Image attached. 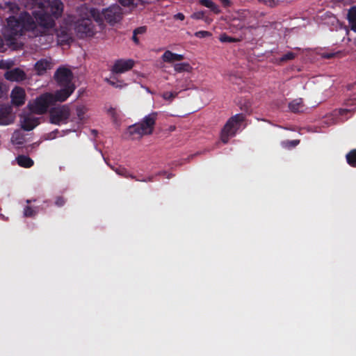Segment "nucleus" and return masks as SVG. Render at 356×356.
<instances>
[{
    "instance_id": "1",
    "label": "nucleus",
    "mask_w": 356,
    "mask_h": 356,
    "mask_svg": "<svg viewBox=\"0 0 356 356\" xmlns=\"http://www.w3.org/2000/svg\"><path fill=\"white\" fill-rule=\"evenodd\" d=\"M4 9L11 15L6 19L3 36L8 45L13 47L17 43V37L26 31H35L37 25L32 16L26 11H20V7L15 2H6Z\"/></svg>"
},
{
    "instance_id": "2",
    "label": "nucleus",
    "mask_w": 356,
    "mask_h": 356,
    "mask_svg": "<svg viewBox=\"0 0 356 356\" xmlns=\"http://www.w3.org/2000/svg\"><path fill=\"white\" fill-rule=\"evenodd\" d=\"M39 10L34 12V16L37 20L40 31V40L42 38H46L49 43L54 40V35L49 33L55 25V20L58 19L63 12V3L60 0L45 1L39 3Z\"/></svg>"
},
{
    "instance_id": "3",
    "label": "nucleus",
    "mask_w": 356,
    "mask_h": 356,
    "mask_svg": "<svg viewBox=\"0 0 356 356\" xmlns=\"http://www.w3.org/2000/svg\"><path fill=\"white\" fill-rule=\"evenodd\" d=\"M77 13L81 18L76 22L75 31L79 38L91 37L98 31L92 18L98 24L99 29H102L100 13L97 9L82 5L77 8Z\"/></svg>"
},
{
    "instance_id": "4",
    "label": "nucleus",
    "mask_w": 356,
    "mask_h": 356,
    "mask_svg": "<svg viewBox=\"0 0 356 356\" xmlns=\"http://www.w3.org/2000/svg\"><path fill=\"white\" fill-rule=\"evenodd\" d=\"M157 119V113L152 112L144 117L140 122L131 125L128 128V132L133 138H141L144 135L152 134L156 121Z\"/></svg>"
},
{
    "instance_id": "5",
    "label": "nucleus",
    "mask_w": 356,
    "mask_h": 356,
    "mask_svg": "<svg viewBox=\"0 0 356 356\" xmlns=\"http://www.w3.org/2000/svg\"><path fill=\"white\" fill-rule=\"evenodd\" d=\"M245 118L244 114L238 113L227 120L220 134V139L223 143H227L229 138L235 136L241 123L245 120Z\"/></svg>"
},
{
    "instance_id": "6",
    "label": "nucleus",
    "mask_w": 356,
    "mask_h": 356,
    "mask_svg": "<svg viewBox=\"0 0 356 356\" xmlns=\"http://www.w3.org/2000/svg\"><path fill=\"white\" fill-rule=\"evenodd\" d=\"M54 105L51 93L45 92L38 97L33 102H29L28 107L30 111L37 115L45 113L50 106Z\"/></svg>"
},
{
    "instance_id": "7",
    "label": "nucleus",
    "mask_w": 356,
    "mask_h": 356,
    "mask_svg": "<svg viewBox=\"0 0 356 356\" xmlns=\"http://www.w3.org/2000/svg\"><path fill=\"white\" fill-rule=\"evenodd\" d=\"M123 15L124 13L122 8L117 4L111 5L103 9L100 13L102 27L103 28V19L111 26H114L122 21Z\"/></svg>"
},
{
    "instance_id": "8",
    "label": "nucleus",
    "mask_w": 356,
    "mask_h": 356,
    "mask_svg": "<svg viewBox=\"0 0 356 356\" xmlns=\"http://www.w3.org/2000/svg\"><path fill=\"white\" fill-rule=\"evenodd\" d=\"M70 116V108L67 104L54 106L49 110V121L54 124H66Z\"/></svg>"
},
{
    "instance_id": "9",
    "label": "nucleus",
    "mask_w": 356,
    "mask_h": 356,
    "mask_svg": "<svg viewBox=\"0 0 356 356\" xmlns=\"http://www.w3.org/2000/svg\"><path fill=\"white\" fill-rule=\"evenodd\" d=\"M54 79L60 86H75L72 82L73 74L66 67H59L54 74Z\"/></svg>"
},
{
    "instance_id": "10",
    "label": "nucleus",
    "mask_w": 356,
    "mask_h": 356,
    "mask_svg": "<svg viewBox=\"0 0 356 356\" xmlns=\"http://www.w3.org/2000/svg\"><path fill=\"white\" fill-rule=\"evenodd\" d=\"M134 60L132 59H118L115 60L111 68L113 74H122L130 70L134 66Z\"/></svg>"
},
{
    "instance_id": "11",
    "label": "nucleus",
    "mask_w": 356,
    "mask_h": 356,
    "mask_svg": "<svg viewBox=\"0 0 356 356\" xmlns=\"http://www.w3.org/2000/svg\"><path fill=\"white\" fill-rule=\"evenodd\" d=\"M60 90H56L54 94L51 93L53 103L55 104L57 102H65L74 91L75 86L65 87L60 86Z\"/></svg>"
},
{
    "instance_id": "12",
    "label": "nucleus",
    "mask_w": 356,
    "mask_h": 356,
    "mask_svg": "<svg viewBox=\"0 0 356 356\" xmlns=\"http://www.w3.org/2000/svg\"><path fill=\"white\" fill-rule=\"evenodd\" d=\"M10 97L13 104L17 106H22L25 103V90L21 87L16 86L12 90Z\"/></svg>"
},
{
    "instance_id": "13",
    "label": "nucleus",
    "mask_w": 356,
    "mask_h": 356,
    "mask_svg": "<svg viewBox=\"0 0 356 356\" xmlns=\"http://www.w3.org/2000/svg\"><path fill=\"white\" fill-rule=\"evenodd\" d=\"M5 79L10 81H22L26 79V75L25 72L19 69L15 68L7 71L4 74Z\"/></svg>"
},
{
    "instance_id": "14",
    "label": "nucleus",
    "mask_w": 356,
    "mask_h": 356,
    "mask_svg": "<svg viewBox=\"0 0 356 356\" xmlns=\"http://www.w3.org/2000/svg\"><path fill=\"white\" fill-rule=\"evenodd\" d=\"M51 62L47 59H40L34 65V70L38 75H43L48 69L51 68Z\"/></svg>"
},
{
    "instance_id": "15",
    "label": "nucleus",
    "mask_w": 356,
    "mask_h": 356,
    "mask_svg": "<svg viewBox=\"0 0 356 356\" xmlns=\"http://www.w3.org/2000/svg\"><path fill=\"white\" fill-rule=\"evenodd\" d=\"M289 110L295 113H302L305 110V106L302 98L293 99L289 104Z\"/></svg>"
},
{
    "instance_id": "16",
    "label": "nucleus",
    "mask_w": 356,
    "mask_h": 356,
    "mask_svg": "<svg viewBox=\"0 0 356 356\" xmlns=\"http://www.w3.org/2000/svg\"><path fill=\"white\" fill-rule=\"evenodd\" d=\"M11 113L10 107L6 105L0 106V124H9L11 121L9 120V115Z\"/></svg>"
},
{
    "instance_id": "17",
    "label": "nucleus",
    "mask_w": 356,
    "mask_h": 356,
    "mask_svg": "<svg viewBox=\"0 0 356 356\" xmlns=\"http://www.w3.org/2000/svg\"><path fill=\"white\" fill-rule=\"evenodd\" d=\"M162 59L164 62L166 63H173L175 61H180L184 60V56L182 54H177L167 50L163 53Z\"/></svg>"
},
{
    "instance_id": "18",
    "label": "nucleus",
    "mask_w": 356,
    "mask_h": 356,
    "mask_svg": "<svg viewBox=\"0 0 356 356\" xmlns=\"http://www.w3.org/2000/svg\"><path fill=\"white\" fill-rule=\"evenodd\" d=\"M198 1L200 5L209 8L214 14L218 15L221 13L220 7L211 0H198Z\"/></svg>"
},
{
    "instance_id": "19",
    "label": "nucleus",
    "mask_w": 356,
    "mask_h": 356,
    "mask_svg": "<svg viewBox=\"0 0 356 356\" xmlns=\"http://www.w3.org/2000/svg\"><path fill=\"white\" fill-rule=\"evenodd\" d=\"M38 120L36 118H24L22 128L25 131H31L38 125Z\"/></svg>"
},
{
    "instance_id": "20",
    "label": "nucleus",
    "mask_w": 356,
    "mask_h": 356,
    "mask_svg": "<svg viewBox=\"0 0 356 356\" xmlns=\"http://www.w3.org/2000/svg\"><path fill=\"white\" fill-rule=\"evenodd\" d=\"M16 159L17 164L24 168H31L34 164L33 161L28 156L19 155Z\"/></svg>"
},
{
    "instance_id": "21",
    "label": "nucleus",
    "mask_w": 356,
    "mask_h": 356,
    "mask_svg": "<svg viewBox=\"0 0 356 356\" xmlns=\"http://www.w3.org/2000/svg\"><path fill=\"white\" fill-rule=\"evenodd\" d=\"M347 163L353 167L356 168V149H351L346 155Z\"/></svg>"
},
{
    "instance_id": "22",
    "label": "nucleus",
    "mask_w": 356,
    "mask_h": 356,
    "mask_svg": "<svg viewBox=\"0 0 356 356\" xmlns=\"http://www.w3.org/2000/svg\"><path fill=\"white\" fill-rule=\"evenodd\" d=\"M174 69L177 72H191L192 67L188 63H177L174 65Z\"/></svg>"
},
{
    "instance_id": "23",
    "label": "nucleus",
    "mask_w": 356,
    "mask_h": 356,
    "mask_svg": "<svg viewBox=\"0 0 356 356\" xmlns=\"http://www.w3.org/2000/svg\"><path fill=\"white\" fill-rule=\"evenodd\" d=\"M115 172L125 178H131L132 179H135L136 177L133 175L132 174H130L129 171L123 167L119 166L114 169Z\"/></svg>"
},
{
    "instance_id": "24",
    "label": "nucleus",
    "mask_w": 356,
    "mask_h": 356,
    "mask_svg": "<svg viewBox=\"0 0 356 356\" xmlns=\"http://www.w3.org/2000/svg\"><path fill=\"white\" fill-rule=\"evenodd\" d=\"M37 214V211L30 206H26L24 209V216L25 217H33Z\"/></svg>"
},
{
    "instance_id": "25",
    "label": "nucleus",
    "mask_w": 356,
    "mask_h": 356,
    "mask_svg": "<svg viewBox=\"0 0 356 356\" xmlns=\"http://www.w3.org/2000/svg\"><path fill=\"white\" fill-rule=\"evenodd\" d=\"M191 17L194 19H203L205 22H207V17H205L204 11L195 12L191 15Z\"/></svg>"
},
{
    "instance_id": "26",
    "label": "nucleus",
    "mask_w": 356,
    "mask_h": 356,
    "mask_svg": "<svg viewBox=\"0 0 356 356\" xmlns=\"http://www.w3.org/2000/svg\"><path fill=\"white\" fill-rule=\"evenodd\" d=\"M177 92H165L162 95V97L167 101H172L173 99H175L177 96Z\"/></svg>"
},
{
    "instance_id": "27",
    "label": "nucleus",
    "mask_w": 356,
    "mask_h": 356,
    "mask_svg": "<svg viewBox=\"0 0 356 356\" xmlns=\"http://www.w3.org/2000/svg\"><path fill=\"white\" fill-rule=\"evenodd\" d=\"M296 54L291 52V51H289L287 52L286 54H284L281 58H280V61L282 62H285V61H287V60H293L296 58Z\"/></svg>"
},
{
    "instance_id": "28",
    "label": "nucleus",
    "mask_w": 356,
    "mask_h": 356,
    "mask_svg": "<svg viewBox=\"0 0 356 356\" xmlns=\"http://www.w3.org/2000/svg\"><path fill=\"white\" fill-rule=\"evenodd\" d=\"M347 19L348 20H351L356 19V6H352L348 12L347 14Z\"/></svg>"
},
{
    "instance_id": "29",
    "label": "nucleus",
    "mask_w": 356,
    "mask_h": 356,
    "mask_svg": "<svg viewBox=\"0 0 356 356\" xmlns=\"http://www.w3.org/2000/svg\"><path fill=\"white\" fill-rule=\"evenodd\" d=\"M220 41L222 42H234L236 41V39L232 38L227 34H222L220 37Z\"/></svg>"
},
{
    "instance_id": "30",
    "label": "nucleus",
    "mask_w": 356,
    "mask_h": 356,
    "mask_svg": "<svg viewBox=\"0 0 356 356\" xmlns=\"http://www.w3.org/2000/svg\"><path fill=\"white\" fill-rule=\"evenodd\" d=\"M65 202H66V199L63 196H57L55 198L54 204L56 206H57L58 207L64 206Z\"/></svg>"
},
{
    "instance_id": "31",
    "label": "nucleus",
    "mask_w": 356,
    "mask_h": 356,
    "mask_svg": "<svg viewBox=\"0 0 356 356\" xmlns=\"http://www.w3.org/2000/svg\"><path fill=\"white\" fill-rule=\"evenodd\" d=\"M195 35L199 38H204L211 36V33L209 31H200L195 32Z\"/></svg>"
},
{
    "instance_id": "32",
    "label": "nucleus",
    "mask_w": 356,
    "mask_h": 356,
    "mask_svg": "<svg viewBox=\"0 0 356 356\" xmlns=\"http://www.w3.org/2000/svg\"><path fill=\"white\" fill-rule=\"evenodd\" d=\"M355 111V108H339V110L334 111L335 113L339 115H345L348 113H353Z\"/></svg>"
},
{
    "instance_id": "33",
    "label": "nucleus",
    "mask_w": 356,
    "mask_h": 356,
    "mask_svg": "<svg viewBox=\"0 0 356 356\" xmlns=\"http://www.w3.org/2000/svg\"><path fill=\"white\" fill-rule=\"evenodd\" d=\"M118 1L124 7H129L134 6V0H118Z\"/></svg>"
},
{
    "instance_id": "34",
    "label": "nucleus",
    "mask_w": 356,
    "mask_h": 356,
    "mask_svg": "<svg viewBox=\"0 0 356 356\" xmlns=\"http://www.w3.org/2000/svg\"><path fill=\"white\" fill-rule=\"evenodd\" d=\"M259 2L264 3L269 7H275L276 3L275 0H258Z\"/></svg>"
},
{
    "instance_id": "35",
    "label": "nucleus",
    "mask_w": 356,
    "mask_h": 356,
    "mask_svg": "<svg viewBox=\"0 0 356 356\" xmlns=\"http://www.w3.org/2000/svg\"><path fill=\"white\" fill-rule=\"evenodd\" d=\"M146 31H147L146 26H140V27L134 29V35L143 34L146 32Z\"/></svg>"
},
{
    "instance_id": "36",
    "label": "nucleus",
    "mask_w": 356,
    "mask_h": 356,
    "mask_svg": "<svg viewBox=\"0 0 356 356\" xmlns=\"http://www.w3.org/2000/svg\"><path fill=\"white\" fill-rule=\"evenodd\" d=\"M337 53H327L324 52L322 54V57L325 59H330L335 56Z\"/></svg>"
},
{
    "instance_id": "37",
    "label": "nucleus",
    "mask_w": 356,
    "mask_h": 356,
    "mask_svg": "<svg viewBox=\"0 0 356 356\" xmlns=\"http://www.w3.org/2000/svg\"><path fill=\"white\" fill-rule=\"evenodd\" d=\"M352 31L356 33V18L348 21Z\"/></svg>"
},
{
    "instance_id": "38",
    "label": "nucleus",
    "mask_w": 356,
    "mask_h": 356,
    "mask_svg": "<svg viewBox=\"0 0 356 356\" xmlns=\"http://www.w3.org/2000/svg\"><path fill=\"white\" fill-rule=\"evenodd\" d=\"M173 18L175 19L181 20L183 21L185 19V16L181 13H178L176 15H174Z\"/></svg>"
},
{
    "instance_id": "39",
    "label": "nucleus",
    "mask_w": 356,
    "mask_h": 356,
    "mask_svg": "<svg viewBox=\"0 0 356 356\" xmlns=\"http://www.w3.org/2000/svg\"><path fill=\"white\" fill-rule=\"evenodd\" d=\"M76 113L79 118L81 120L83 118V116L84 115V111H83V108L81 107L76 108Z\"/></svg>"
},
{
    "instance_id": "40",
    "label": "nucleus",
    "mask_w": 356,
    "mask_h": 356,
    "mask_svg": "<svg viewBox=\"0 0 356 356\" xmlns=\"http://www.w3.org/2000/svg\"><path fill=\"white\" fill-rule=\"evenodd\" d=\"M222 5L223 6V7L225 8H228L229 6H231L232 5V2L230 0H219Z\"/></svg>"
},
{
    "instance_id": "41",
    "label": "nucleus",
    "mask_w": 356,
    "mask_h": 356,
    "mask_svg": "<svg viewBox=\"0 0 356 356\" xmlns=\"http://www.w3.org/2000/svg\"><path fill=\"white\" fill-rule=\"evenodd\" d=\"M135 180L138 181H144V182L152 181L153 177H149L147 179H138V178L136 177Z\"/></svg>"
},
{
    "instance_id": "42",
    "label": "nucleus",
    "mask_w": 356,
    "mask_h": 356,
    "mask_svg": "<svg viewBox=\"0 0 356 356\" xmlns=\"http://www.w3.org/2000/svg\"><path fill=\"white\" fill-rule=\"evenodd\" d=\"M4 51V43L2 38L0 36V52H3Z\"/></svg>"
},
{
    "instance_id": "43",
    "label": "nucleus",
    "mask_w": 356,
    "mask_h": 356,
    "mask_svg": "<svg viewBox=\"0 0 356 356\" xmlns=\"http://www.w3.org/2000/svg\"><path fill=\"white\" fill-rule=\"evenodd\" d=\"M132 40H133V41H134L136 44H138L139 43V39H138V38L137 37V35H134V33H133Z\"/></svg>"
},
{
    "instance_id": "44",
    "label": "nucleus",
    "mask_w": 356,
    "mask_h": 356,
    "mask_svg": "<svg viewBox=\"0 0 356 356\" xmlns=\"http://www.w3.org/2000/svg\"><path fill=\"white\" fill-rule=\"evenodd\" d=\"M106 81H107L110 85H111V86H114V87H115V88L118 87V86L116 84V83H115V82H114V81H111V80L106 79Z\"/></svg>"
},
{
    "instance_id": "45",
    "label": "nucleus",
    "mask_w": 356,
    "mask_h": 356,
    "mask_svg": "<svg viewBox=\"0 0 356 356\" xmlns=\"http://www.w3.org/2000/svg\"><path fill=\"white\" fill-rule=\"evenodd\" d=\"M3 96V84L0 81V98H1Z\"/></svg>"
},
{
    "instance_id": "46",
    "label": "nucleus",
    "mask_w": 356,
    "mask_h": 356,
    "mask_svg": "<svg viewBox=\"0 0 356 356\" xmlns=\"http://www.w3.org/2000/svg\"><path fill=\"white\" fill-rule=\"evenodd\" d=\"M290 143L291 144V146L295 147L299 143V140H291V141H290Z\"/></svg>"
},
{
    "instance_id": "47",
    "label": "nucleus",
    "mask_w": 356,
    "mask_h": 356,
    "mask_svg": "<svg viewBox=\"0 0 356 356\" xmlns=\"http://www.w3.org/2000/svg\"><path fill=\"white\" fill-rule=\"evenodd\" d=\"M115 112V108H111L108 110V113H109L110 114H111L112 115H114Z\"/></svg>"
},
{
    "instance_id": "48",
    "label": "nucleus",
    "mask_w": 356,
    "mask_h": 356,
    "mask_svg": "<svg viewBox=\"0 0 356 356\" xmlns=\"http://www.w3.org/2000/svg\"><path fill=\"white\" fill-rule=\"evenodd\" d=\"M91 131L94 134V136H96L97 134V131H96L95 129H92Z\"/></svg>"
},
{
    "instance_id": "49",
    "label": "nucleus",
    "mask_w": 356,
    "mask_h": 356,
    "mask_svg": "<svg viewBox=\"0 0 356 356\" xmlns=\"http://www.w3.org/2000/svg\"><path fill=\"white\" fill-rule=\"evenodd\" d=\"M26 202H27V204H30V203H31V202H32V200H26Z\"/></svg>"
},
{
    "instance_id": "50",
    "label": "nucleus",
    "mask_w": 356,
    "mask_h": 356,
    "mask_svg": "<svg viewBox=\"0 0 356 356\" xmlns=\"http://www.w3.org/2000/svg\"><path fill=\"white\" fill-rule=\"evenodd\" d=\"M17 144H22V142L21 141H17Z\"/></svg>"
}]
</instances>
